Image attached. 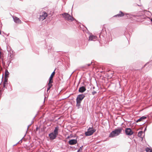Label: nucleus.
<instances>
[{
    "instance_id": "nucleus-20",
    "label": "nucleus",
    "mask_w": 152,
    "mask_h": 152,
    "mask_svg": "<svg viewBox=\"0 0 152 152\" xmlns=\"http://www.w3.org/2000/svg\"><path fill=\"white\" fill-rule=\"evenodd\" d=\"M51 83H50L49 82V83L48 84V87H49V86L50 87V88L51 87V86H52V85L51 84Z\"/></svg>"
},
{
    "instance_id": "nucleus-17",
    "label": "nucleus",
    "mask_w": 152,
    "mask_h": 152,
    "mask_svg": "<svg viewBox=\"0 0 152 152\" xmlns=\"http://www.w3.org/2000/svg\"><path fill=\"white\" fill-rule=\"evenodd\" d=\"M143 134V132L142 131H140L138 134V136L139 137H142V135Z\"/></svg>"
},
{
    "instance_id": "nucleus-18",
    "label": "nucleus",
    "mask_w": 152,
    "mask_h": 152,
    "mask_svg": "<svg viewBox=\"0 0 152 152\" xmlns=\"http://www.w3.org/2000/svg\"><path fill=\"white\" fill-rule=\"evenodd\" d=\"M145 151L147 152H152V149L148 147H147L145 148Z\"/></svg>"
},
{
    "instance_id": "nucleus-9",
    "label": "nucleus",
    "mask_w": 152,
    "mask_h": 152,
    "mask_svg": "<svg viewBox=\"0 0 152 152\" xmlns=\"http://www.w3.org/2000/svg\"><path fill=\"white\" fill-rule=\"evenodd\" d=\"M89 40L95 41L96 40L97 37L96 36L91 35L89 36Z\"/></svg>"
},
{
    "instance_id": "nucleus-30",
    "label": "nucleus",
    "mask_w": 152,
    "mask_h": 152,
    "mask_svg": "<svg viewBox=\"0 0 152 152\" xmlns=\"http://www.w3.org/2000/svg\"><path fill=\"white\" fill-rule=\"evenodd\" d=\"M35 117L34 118H33V120L34 119V118H35Z\"/></svg>"
},
{
    "instance_id": "nucleus-3",
    "label": "nucleus",
    "mask_w": 152,
    "mask_h": 152,
    "mask_svg": "<svg viewBox=\"0 0 152 152\" xmlns=\"http://www.w3.org/2000/svg\"><path fill=\"white\" fill-rule=\"evenodd\" d=\"M85 96L83 94H80L78 95L76 98V106L78 108H79L80 106L81 105L80 103L83 98L85 97Z\"/></svg>"
},
{
    "instance_id": "nucleus-28",
    "label": "nucleus",
    "mask_w": 152,
    "mask_h": 152,
    "mask_svg": "<svg viewBox=\"0 0 152 152\" xmlns=\"http://www.w3.org/2000/svg\"><path fill=\"white\" fill-rule=\"evenodd\" d=\"M125 15H129V14H128V13H126V14H125Z\"/></svg>"
},
{
    "instance_id": "nucleus-22",
    "label": "nucleus",
    "mask_w": 152,
    "mask_h": 152,
    "mask_svg": "<svg viewBox=\"0 0 152 152\" xmlns=\"http://www.w3.org/2000/svg\"><path fill=\"white\" fill-rule=\"evenodd\" d=\"M33 122H34V121H32V122H31V124H30V125H29L28 126V127H27V129H28V128L29 127V126H30L31 125V124H32L33 123Z\"/></svg>"
},
{
    "instance_id": "nucleus-25",
    "label": "nucleus",
    "mask_w": 152,
    "mask_h": 152,
    "mask_svg": "<svg viewBox=\"0 0 152 152\" xmlns=\"http://www.w3.org/2000/svg\"><path fill=\"white\" fill-rule=\"evenodd\" d=\"M20 142V141H19V142H17L16 144H15V145H13L14 146H15L16 145L18 144V143H19Z\"/></svg>"
},
{
    "instance_id": "nucleus-1",
    "label": "nucleus",
    "mask_w": 152,
    "mask_h": 152,
    "mask_svg": "<svg viewBox=\"0 0 152 152\" xmlns=\"http://www.w3.org/2000/svg\"><path fill=\"white\" fill-rule=\"evenodd\" d=\"M59 129V126H57L55 127L53 132H52L49 134V136L50 140H53L56 138L58 134Z\"/></svg>"
},
{
    "instance_id": "nucleus-11",
    "label": "nucleus",
    "mask_w": 152,
    "mask_h": 152,
    "mask_svg": "<svg viewBox=\"0 0 152 152\" xmlns=\"http://www.w3.org/2000/svg\"><path fill=\"white\" fill-rule=\"evenodd\" d=\"M55 70L52 73L49 79V83H52L53 81L52 80V79L53 76L55 75Z\"/></svg>"
},
{
    "instance_id": "nucleus-27",
    "label": "nucleus",
    "mask_w": 152,
    "mask_h": 152,
    "mask_svg": "<svg viewBox=\"0 0 152 152\" xmlns=\"http://www.w3.org/2000/svg\"><path fill=\"white\" fill-rule=\"evenodd\" d=\"M146 130V128H145L144 129V131H145Z\"/></svg>"
},
{
    "instance_id": "nucleus-8",
    "label": "nucleus",
    "mask_w": 152,
    "mask_h": 152,
    "mask_svg": "<svg viewBox=\"0 0 152 152\" xmlns=\"http://www.w3.org/2000/svg\"><path fill=\"white\" fill-rule=\"evenodd\" d=\"M77 142V140L76 139H72L69 140L68 142V143L70 145H74L76 144Z\"/></svg>"
},
{
    "instance_id": "nucleus-26",
    "label": "nucleus",
    "mask_w": 152,
    "mask_h": 152,
    "mask_svg": "<svg viewBox=\"0 0 152 152\" xmlns=\"http://www.w3.org/2000/svg\"><path fill=\"white\" fill-rule=\"evenodd\" d=\"M23 139V138H22L20 141V142H22V139Z\"/></svg>"
},
{
    "instance_id": "nucleus-19",
    "label": "nucleus",
    "mask_w": 152,
    "mask_h": 152,
    "mask_svg": "<svg viewBox=\"0 0 152 152\" xmlns=\"http://www.w3.org/2000/svg\"><path fill=\"white\" fill-rule=\"evenodd\" d=\"M83 146H82L80 147L79 149L77 150V152H81L83 149Z\"/></svg>"
},
{
    "instance_id": "nucleus-14",
    "label": "nucleus",
    "mask_w": 152,
    "mask_h": 152,
    "mask_svg": "<svg viewBox=\"0 0 152 152\" xmlns=\"http://www.w3.org/2000/svg\"><path fill=\"white\" fill-rule=\"evenodd\" d=\"M7 78H5V80L3 83V86L4 88H5L6 85L7 84Z\"/></svg>"
},
{
    "instance_id": "nucleus-7",
    "label": "nucleus",
    "mask_w": 152,
    "mask_h": 152,
    "mask_svg": "<svg viewBox=\"0 0 152 152\" xmlns=\"http://www.w3.org/2000/svg\"><path fill=\"white\" fill-rule=\"evenodd\" d=\"M126 134L127 135H131L133 134V132L130 128H126L125 130Z\"/></svg>"
},
{
    "instance_id": "nucleus-21",
    "label": "nucleus",
    "mask_w": 152,
    "mask_h": 152,
    "mask_svg": "<svg viewBox=\"0 0 152 152\" xmlns=\"http://www.w3.org/2000/svg\"><path fill=\"white\" fill-rule=\"evenodd\" d=\"M96 93V92L95 91H93L92 93V94L93 95H94Z\"/></svg>"
},
{
    "instance_id": "nucleus-12",
    "label": "nucleus",
    "mask_w": 152,
    "mask_h": 152,
    "mask_svg": "<svg viewBox=\"0 0 152 152\" xmlns=\"http://www.w3.org/2000/svg\"><path fill=\"white\" fill-rule=\"evenodd\" d=\"M86 90V89L85 87L84 86H83L79 88V91L80 93H82L85 91Z\"/></svg>"
},
{
    "instance_id": "nucleus-15",
    "label": "nucleus",
    "mask_w": 152,
    "mask_h": 152,
    "mask_svg": "<svg viewBox=\"0 0 152 152\" xmlns=\"http://www.w3.org/2000/svg\"><path fill=\"white\" fill-rule=\"evenodd\" d=\"M146 117L145 116H143L136 121V122H138L142 121L143 120L145 119Z\"/></svg>"
},
{
    "instance_id": "nucleus-6",
    "label": "nucleus",
    "mask_w": 152,
    "mask_h": 152,
    "mask_svg": "<svg viewBox=\"0 0 152 152\" xmlns=\"http://www.w3.org/2000/svg\"><path fill=\"white\" fill-rule=\"evenodd\" d=\"M47 14L45 12H43L42 15L39 16V20L40 21H42L44 20L47 16Z\"/></svg>"
},
{
    "instance_id": "nucleus-31",
    "label": "nucleus",
    "mask_w": 152,
    "mask_h": 152,
    "mask_svg": "<svg viewBox=\"0 0 152 152\" xmlns=\"http://www.w3.org/2000/svg\"><path fill=\"white\" fill-rule=\"evenodd\" d=\"M147 64H145V65H146Z\"/></svg>"
},
{
    "instance_id": "nucleus-2",
    "label": "nucleus",
    "mask_w": 152,
    "mask_h": 152,
    "mask_svg": "<svg viewBox=\"0 0 152 152\" xmlns=\"http://www.w3.org/2000/svg\"><path fill=\"white\" fill-rule=\"evenodd\" d=\"M123 129L122 127L118 128L113 131L109 136L110 137H113L115 136H118L121 133Z\"/></svg>"
},
{
    "instance_id": "nucleus-13",
    "label": "nucleus",
    "mask_w": 152,
    "mask_h": 152,
    "mask_svg": "<svg viewBox=\"0 0 152 152\" xmlns=\"http://www.w3.org/2000/svg\"><path fill=\"white\" fill-rule=\"evenodd\" d=\"M124 14L123 12L122 11H120L119 12V13L118 14L115 15L114 16L118 17H121L123 16L124 15Z\"/></svg>"
},
{
    "instance_id": "nucleus-5",
    "label": "nucleus",
    "mask_w": 152,
    "mask_h": 152,
    "mask_svg": "<svg viewBox=\"0 0 152 152\" xmlns=\"http://www.w3.org/2000/svg\"><path fill=\"white\" fill-rule=\"evenodd\" d=\"M96 131L95 129H94L93 127H89L87 130V131L85 133L86 136H89L92 135Z\"/></svg>"
},
{
    "instance_id": "nucleus-10",
    "label": "nucleus",
    "mask_w": 152,
    "mask_h": 152,
    "mask_svg": "<svg viewBox=\"0 0 152 152\" xmlns=\"http://www.w3.org/2000/svg\"><path fill=\"white\" fill-rule=\"evenodd\" d=\"M14 22L16 23H20L21 20L20 19L17 17L14 16L13 17Z\"/></svg>"
},
{
    "instance_id": "nucleus-16",
    "label": "nucleus",
    "mask_w": 152,
    "mask_h": 152,
    "mask_svg": "<svg viewBox=\"0 0 152 152\" xmlns=\"http://www.w3.org/2000/svg\"><path fill=\"white\" fill-rule=\"evenodd\" d=\"M9 74V72L7 70L5 72V78H7L8 77V75Z\"/></svg>"
},
{
    "instance_id": "nucleus-23",
    "label": "nucleus",
    "mask_w": 152,
    "mask_h": 152,
    "mask_svg": "<svg viewBox=\"0 0 152 152\" xmlns=\"http://www.w3.org/2000/svg\"><path fill=\"white\" fill-rule=\"evenodd\" d=\"M50 88H50V86H49V87H48L47 88V91H49L50 90Z\"/></svg>"
},
{
    "instance_id": "nucleus-24",
    "label": "nucleus",
    "mask_w": 152,
    "mask_h": 152,
    "mask_svg": "<svg viewBox=\"0 0 152 152\" xmlns=\"http://www.w3.org/2000/svg\"><path fill=\"white\" fill-rule=\"evenodd\" d=\"M92 63H91V64H86V65L88 66H90L91 64Z\"/></svg>"
},
{
    "instance_id": "nucleus-29",
    "label": "nucleus",
    "mask_w": 152,
    "mask_h": 152,
    "mask_svg": "<svg viewBox=\"0 0 152 152\" xmlns=\"http://www.w3.org/2000/svg\"><path fill=\"white\" fill-rule=\"evenodd\" d=\"M151 21L152 22V18L151 20Z\"/></svg>"
},
{
    "instance_id": "nucleus-4",
    "label": "nucleus",
    "mask_w": 152,
    "mask_h": 152,
    "mask_svg": "<svg viewBox=\"0 0 152 152\" xmlns=\"http://www.w3.org/2000/svg\"><path fill=\"white\" fill-rule=\"evenodd\" d=\"M61 15H63L65 20L69 21H72L74 20H75V19L74 18L67 13H64L62 14Z\"/></svg>"
}]
</instances>
